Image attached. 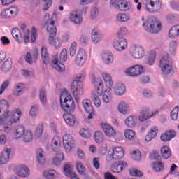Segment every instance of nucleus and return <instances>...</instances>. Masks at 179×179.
<instances>
[{
    "instance_id": "obj_1",
    "label": "nucleus",
    "mask_w": 179,
    "mask_h": 179,
    "mask_svg": "<svg viewBox=\"0 0 179 179\" xmlns=\"http://www.w3.org/2000/svg\"><path fill=\"white\" fill-rule=\"evenodd\" d=\"M3 107L9 108V103L4 99H0V127H3L6 134H10L13 128L12 126L17 124L22 117V110L19 108L12 110H6Z\"/></svg>"
},
{
    "instance_id": "obj_2",
    "label": "nucleus",
    "mask_w": 179,
    "mask_h": 179,
    "mask_svg": "<svg viewBox=\"0 0 179 179\" xmlns=\"http://www.w3.org/2000/svg\"><path fill=\"white\" fill-rule=\"evenodd\" d=\"M92 85L98 94H100L104 104H111L113 103V95L111 90H104V83L100 78H94L92 80Z\"/></svg>"
},
{
    "instance_id": "obj_3",
    "label": "nucleus",
    "mask_w": 179,
    "mask_h": 179,
    "mask_svg": "<svg viewBox=\"0 0 179 179\" xmlns=\"http://www.w3.org/2000/svg\"><path fill=\"white\" fill-rule=\"evenodd\" d=\"M159 68L164 76H169L174 71V63L169 53H163L160 56Z\"/></svg>"
},
{
    "instance_id": "obj_4",
    "label": "nucleus",
    "mask_w": 179,
    "mask_h": 179,
    "mask_svg": "<svg viewBox=\"0 0 179 179\" xmlns=\"http://www.w3.org/2000/svg\"><path fill=\"white\" fill-rule=\"evenodd\" d=\"M60 106L65 113H71L75 110V101L66 90H62L60 94Z\"/></svg>"
},
{
    "instance_id": "obj_5",
    "label": "nucleus",
    "mask_w": 179,
    "mask_h": 179,
    "mask_svg": "<svg viewBox=\"0 0 179 179\" xmlns=\"http://www.w3.org/2000/svg\"><path fill=\"white\" fill-rule=\"evenodd\" d=\"M85 74L83 73L80 76H77L76 78L73 80L71 89L76 100H79V99L83 96V85L82 82L85 80Z\"/></svg>"
},
{
    "instance_id": "obj_6",
    "label": "nucleus",
    "mask_w": 179,
    "mask_h": 179,
    "mask_svg": "<svg viewBox=\"0 0 179 179\" xmlns=\"http://www.w3.org/2000/svg\"><path fill=\"white\" fill-rule=\"evenodd\" d=\"M143 27L148 33H159L162 30V22L156 18H149L143 24Z\"/></svg>"
},
{
    "instance_id": "obj_7",
    "label": "nucleus",
    "mask_w": 179,
    "mask_h": 179,
    "mask_svg": "<svg viewBox=\"0 0 179 179\" xmlns=\"http://www.w3.org/2000/svg\"><path fill=\"white\" fill-rule=\"evenodd\" d=\"M146 72V69L141 64H134L126 68L124 73L129 78H138Z\"/></svg>"
},
{
    "instance_id": "obj_8",
    "label": "nucleus",
    "mask_w": 179,
    "mask_h": 179,
    "mask_svg": "<svg viewBox=\"0 0 179 179\" xmlns=\"http://www.w3.org/2000/svg\"><path fill=\"white\" fill-rule=\"evenodd\" d=\"M125 156V152L124 148L121 146L115 147L110 148L108 151V155L106 157L107 162H113V160H120Z\"/></svg>"
},
{
    "instance_id": "obj_9",
    "label": "nucleus",
    "mask_w": 179,
    "mask_h": 179,
    "mask_svg": "<svg viewBox=\"0 0 179 179\" xmlns=\"http://www.w3.org/2000/svg\"><path fill=\"white\" fill-rule=\"evenodd\" d=\"M129 54L133 59H142L145 57V48L141 45L133 44Z\"/></svg>"
},
{
    "instance_id": "obj_10",
    "label": "nucleus",
    "mask_w": 179,
    "mask_h": 179,
    "mask_svg": "<svg viewBox=\"0 0 179 179\" xmlns=\"http://www.w3.org/2000/svg\"><path fill=\"white\" fill-rule=\"evenodd\" d=\"M110 5L120 12H127L131 9V3L127 0H110Z\"/></svg>"
},
{
    "instance_id": "obj_11",
    "label": "nucleus",
    "mask_w": 179,
    "mask_h": 179,
    "mask_svg": "<svg viewBox=\"0 0 179 179\" xmlns=\"http://www.w3.org/2000/svg\"><path fill=\"white\" fill-rule=\"evenodd\" d=\"M143 5L147 12H157L162 9V2L159 0H143Z\"/></svg>"
},
{
    "instance_id": "obj_12",
    "label": "nucleus",
    "mask_w": 179,
    "mask_h": 179,
    "mask_svg": "<svg viewBox=\"0 0 179 179\" xmlns=\"http://www.w3.org/2000/svg\"><path fill=\"white\" fill-rule=\"evenodd\" d=\"M112 47L117 52H122L128 48V41L124 37L117 38L113 41Z\"/></svg>"
},
{
    "instance_id": "obj_13",
    "label": "nucleus",
    "mask_w": 179,
    "mask_h": 179,
    "mask_svg": "<svg viewBox=\"0 0 179 179\" xmlns=\"http://www.w3.org/2000/svg\"><path fill=\"white\" fill-rule=\"evenodd\" d=\"M62 142L65 152H66V153L72 152V149H73V146H75L73 137L69 134H66L62 137Z\"/></svg>"
},
{
    "instance_id": "obj_14",
    "label": "nucleus",
    "mask_w": 179,
    "mask_h": 179,
    "mask_svg": "<svg viewBox=\"0 0 179 179\" xmlns=\"http://www.w3.org/2000/svg\"><path fill=\"white\" fill-rule=\"evenodd\" d=\"M101 128H102L103 134L107 138H115L117 136V130L113 126L106 123H102Z\"/></svg>"
},
{
    "instance_id": "obj_15",
    "label": "nucleus",
    "mask_w": 179,
    "mask_h": 179,
    "mask_svg": "<svg viewBox=\"0 0 179 179\" xmlns=\"http://www.w3.org/2000/svg\"><path fill=\"white\" fill-rule=\"evenodd\" d=\"M15 173L20 178H27L30 176V169L26 165H20L15 169Z\"/></svg>"
},
{
    "instance_id": "obj_16",
    "label": "nucleus",
    "mask_w": 179,
    "mask_h": 179,
    "mask_svg": "<svg viewBox=\"0 0 179 179\" xmlns=\"http://www.w3.org/2000/svg\"><path fill=\"white\" fill-rule=\"evenodd\" d=\"M157 134H159V127L157 126L152 127L145 136V143H149L153 139H156L157 138Z\"/></svg>"
},
{
    "instance_id": "obj_17",
    "label": "nucleus",
    "mask_w": 179,
    "mask_h": 179,
    "mask_svg": "<svg viewBox=\"0 0 179 179\" xmlns=\"http://www.w3.org/2000/svg\"><path fill=\"white\" fill-rule=\"evenodd\" d=\"M87 59V53H86V51L85 50L80 49L76 58V65H78V66H83Z\"/></svg>"
},
{
    "instance_id": "obj_18",
    "label": "nucleus",
    "mask_w": 179,
    "mask_h": 179,
    "mask_svg": "<svg viewBox=\"0 0 179 179\" xmlns=\"http://www.w3.org/2000/svg\"><path fill=\"white\" fill-rule=\"evenodd\" d=\"M101 59L105 65L114 64V54L110 51H104L101 54Z\"/></svg>"
},
{
    "instance_id": "obj_19",
    "label": "nucleus",
    "mask_w": 179,
    "mask_h": 179,
    "mask_svg": "<svg viewBox=\"0 0 179 179\" xmlns=\"http://www.w3.org/2000/svg\"><path fill=\"white\" fill-rule=\"evenodd\" d=\"M69 20L74 24H82L83 17L79 13V10H73L69 14Z\"/></svg>"
},
{
    "instance_id": "obj_20",
    "label": "nucleus",
    "mask_w": 179,
    "mask_h": 179,
    "mask_svg": "<svg viewBox=\"0 0 179 179\" xmlns=\"http://www.w3.org/2000/svg\"><path fill=\"white\" fill-rule=\"evenodd\" d=\"M102 79L105 83V85L107 87L109 90L113 89V86H114V81L113 80V76L111 73L103 71L101 73Z\"/></svg>"
},
{
    "instance_id": "obj_21",
    "label": "nucleus",
    "mask_w": 179,
    "mask_h": 179,
    "mask_svg": "<svg viewBox=\"0 0 179 179\" xmlns=\"http://www.w3.org/2000/svg\"><path fill=\"white\" fill-rule=\"evenodd\" d=\"M11 152L12 150L10 148H5L0 153V166H3L9 162V160H10Z\"/></svg>"
},
{
    "instance_id": "obj_22",
    "label": "nucleus",
    "mask_w": 179,
    "mask_h": 179,
    "mask_svg": "<svg viewBox=\"0 0 179 179\" xmlns=\"http://www.w3.org/2000/svg\"><path fill=\"white\" fill-rule=\"evenodd\" d=\"M111 90H113L114 94L116 96H124L127 88L122 83H115L114 86L112 87Z\"/></svg>"
},
{
    "instance_id": "obj_23",
    "label": "nucleus",
    "mask_w": 179,
    "mask_h": 179,
    "mask_svg": "<svg viewBox=\"0 0 179 179\" xmlns=\"http://www.w3.org/2000/svg\"><path fill=\"white\" fill-rule=\"evenodd\" d=\"M138 115H130L124 120V125L127 128H135L138 125Z\"/></svg>"
},
{
    "instance_id": "obj_24",
    "label": "nucleus",
    "mask_w": 179,
    "mask_h": 179,
    "mask_svg": "<svg viewBox=\"0 0 179 179\" xmlns=\"http://www.w3.org/2000/svg\"><path fill=\"white\" fill-rule=\"evenodd\" d=\"M117 110L120 114L127 115L130 113L129 103L124 100L120 101L117 106Z\"/></svg>"
},
{
    "instance_id": "obj_25",
    "label": "nucleus",
    "mask_w": 179,
    "mask_h": 179,
    "mask_svg": "<svg viewBox=\"0 0 179 179\" xmlns=\"http://www.w3.org/2000/svg\"><path fill=\"white\" fill-rule=\"evenodd\" d=\"M150 118V110L148 108H143L139 112V115L138 117V120L140 122H145V121H148Z\"/></svg>"
},
{
    "instance_id": "obj_26",
    "label": "nucleus",
    "mask_w": 179,
    "mask_h": 179,
    "mask_svg": "<svg viewBox=\"0 0 179 179\" xmlns=\"http://www.w3.org/2000/svg\"><path fill=\"white\" fill-rule=\"evenodd\" d=\"M24 59L27 64H34L36 61L38 59V50L34 49L33 52V55H31V53L27 52L25 55Z\"/></svg>"
},
{
    "instance_id": "obj_27",
    "label": "nucleus",
    "mask_w": 179,
    "mask_h": 179,
    "mask_svg": "<svg viewBox=\"0 0 179 179\" xmlns=\"http://www.w3.org/2000/svg\"><path fill=\"white\" fill-rule=\"evenodd\" d=\"M115 20L117 23H128L131 20V15L127 13H119L116 14Z\"/></svg>"
},
{
    "instance_id": "obj_28",
    "label": "nucleus",
    "mask_w": 179,
    "mask_h": 179,
    "mask_svg": "<svg viewBox=\"0 0 179 179\" xmlns=\"http://www.w3.org/2000/svg\"><path fill=\"white\" fill-rule=\"evenodd\" d=\"M101 32L100 31V29H99L98 27H94L91 33V38L92 43L94 44H99L100 41H101Z\"/></svg>"
},
{
    "instance_id": "obj_29",
    "label": "nucleus",
    "mask_w": 179,
    "mask_h": 179,
    "mask_svg": "<svg viewBox=\"0 0 179 179\" xmlns=\"http://www.w3.org/2000/svg\"><path fill=\"white\" fill-rule=\"evenodd\" d=\"M128 167V164L124 161H119L115 164V166L112 169L113 173L115 174H118V173H121L122 170H125V169Z\"/></svg>"
},
{
    "instance_id": "obj_30",
    "label": "nucleus",
    "mask_w": 179,
    "mask_h": 179,
    "mask_svg": "<svg viewBox=\"0 0 179 179\" xmlns=\"http://www.w3.org/2000/svg\"><path fill=\"white\" fill-rule=\"evenodd\" d=\"M52 68L56 69L58 72H64L65 71V66L62 64L61 62L58 59V55L55 56L53 58V60L51 62Z\"/></svg>"
},
{
    "instance_id": "obj_31",
    "label": "nucleus",
    "mask_w": 179,
    "mask_h": 179,
    "mask_svg": "<svg viewBox=\"0 0 179 179\" xmlns=\"http://www.w3.org/2000/svg\"><path fill=\"white\" fill-rule=\"evenodd\" d=\"M100 97H101V96L97 93L96 90L92 92L91 100L97 108H100V107H101V99Z\"/></svg>"
},
{
    "instance_id": "obj_32",
    "label": "nucleus",
    "mask_w": 179,
    "mask_h": 179,
    "mask_svg": "<svg viewBox=\"0 0 179 179\" xmlns=\"http://www.w3.org/2000/svg\"><path fill=\"white\" fill-rule=\"evenodd\" d=\"M176 131L169 130L160 136V139L162 142H169L173 138H176Z\"/></svg>"
},
{
    "instance_id": "obj_33",
    "label": "nucleus",
    "mask_w": 179,
    "mask_h": 179,
    "mask_svg": "<svg viewBox=\"0 0 179 179\" xmlns=\"http://www.w3.org/2000/svg\"><path fill=\"white\" fill-rule=\"evenodd\" d=\"M66 176L69 177V178L71 179H80L79 178V176L76 174V173L72 171V166L71 164H67L64 166V169Z\"/></svg>"
},
{
    "instance_id": "obj_34",
    "label": "nucleus",
    "mask_w": 179,
    "mask_h": 179,
    "mask_svg": "<svg viewBox=\"0 0 179 179\" xmlns=\"http://www.w3.org/2000/svg\"><path fill=\"white\" fill-rule=\"evenodd\" d=\"M124 136L127 141H129L130 142H133L136 139V132L131 129H127L123 132Z\"/></svg>"
},
{
    "instance_id": "obj_35",
    "label": "nucleus",
    "mask_w": 179,
    "mask_h": 179,
    "mask_svg": "<svg viewBox=\"0 0 179 179\" xmlns=\"http://www.w3.org/2000/svg\"><path fill=\"white\" fill-rule=\"evenodd\" d=\"M151 166L155 173H162L166 170V168L164 167V163H163L162 161H156L153 162Z\"/></svg>"
},
{
    "instance_id": "obj_36",
    "label": "nucleus",
    "mask_w": 179,
    "mask_h": 179,
    "mask_svg": "<svg viewBox=\"0 0 179 179\" xmlns=\"http://www.w3.org/2000/svg\"><path fill=\"white\" fill-rule=\"evenodd\" d=\"M64 120L69 127H73L76 122V117L71 113H66L63 115Z\"/></svg>"
},
{
    "instance_id": "obj_37",
    "label": "nucleus",
    "mask_w": 179,
    "mask_h": 179,
    "mask_svg": "<svg viewBox=\"0 0 179 179\" xmlns=\"http://www.w3.org/2000/svg\"><path fill=\"white\" fill-rule=\"evenodd\" d=\"M41 54L43 62L45 65H47V64H50V53H48V49H47V46L43 45L41 47Z\"/></svg>"
},
{
    "instance_id": "obj_38",
    "label": "nucleus",
    "mask_w": 179,
    "mask_h": 179,
    "mask_svg": "<svg viewBox=\"0 0 179 179\" xmlns=\"http://www.w3.org/2000/svg\"><path fill=\"white\" fill-rule=\"evenodd\" d=\"M36 160L39 164H44L47 160L45 158V153L41 148L36 150Z\"/></svg>"
},
{
    "instance_id": "obj_39",
    "label": "nucleus",
    "mask_w": 179,
    "mask_h": 179,
    "mask_svg": "<svg viewBox=\"0 0 179 179\" xmlns=\"http://www.w3.org/2000/svg\"><path fill=\"white\" fill-rule=\"evenodd\" d=\"M63 160H65L64 157V153L61 151H59L56 155L52 159V163L55 166H59L62 163Z\"/></svg>"
},
{
    "instance_id": "obj_40",
    "label": "nucleus",
    "mask_w": 179,
    "mask_h": 179,
    "mask_svg": "<svg viewBox=\"0 0 179 179\" xmlns=\"http://www.w3.org/2000/svg\"><path fill=\"white\" fill-rule=\"evenodd\" d=\"M161 155L163 159H167L171 157V150L167 145H163L161 147Z\"/></svg>"
},
{
    "instance_id": "obj_41",
    "label": "nucleus",
    "mask_w": 179,
    "mask_h": 179,
    "mask_svg": "<svg viewBox=\"0 0 179 179\" xmlns=\"http://www.w3.org/2000/svg\"><path fill=\"white\" fill-rule=\"evenodd\" d=\"M55 22L50 21V22L46 23L47 31L49 33L50 36H55L57 34V28L54 25Z\"/></svg>"
},
{
    "instance_id": "obj_42",
    "label": "nucleus",
    "mask_w": 179,
    "mask_h": 179,
    "mask_svg": "<svg viewBox=\"0 0 179 179\" xmlns=\"http://www.w3.org/2000/svg\"><path fill=\"white\" fill-rule=\"evenodd\" d=\"M38 113H40V107L38 105H34L29 109V115L31 118H37Z\"/></svg>"
},
{
    "instance_id": "obj_43",
    "label": "nucleus",
    "mask_w": 179,
    "mask_h": 179,
    "mask_svg": "<svg viewBox=\"0 0 179 179\" xmlns=\"http://www.w3.org/2000/svg\"><path fill=\"white\" fill-rule=\"evenodd\" d=\"M0 69L2 72H9L12 69V60L6 59L1 66Z\"/></svg>"
},
{
    "instance_id": "obj_44",
    "label": "nucleus",
    "mask_w": 179,
    "mask_h": 179,
    "mask_svg": "<svg viewBox=\"0 0 179 179\" xmlns=\"http://www.w3.org/2000/svg\"><path fill=\"white\" fill-rule=\"evenodd\" d=\"M43 176L45 178L47 179H54L57 178L58 177V172L54 169H49L47 171H45L43 173Z\"/></svg>"
},
{
    "instance_id": "obj_45",
    "label": "nucleus",
    "mask_w": 179,
    "mask_h": 179,
    "mask_svg": "<svg viewBox=\"0 0 179 179\" xmlns=\"http://www.w3.org/2000/svg\"><path fill=\"white\" fill-rule=\"evenodd\" d=\"M59 146H61V137L56 136L52 138L50 147L52 150L55 151L58 148H59Z\"/></svg>"
},
{
    "instance_id": "obj_46",
    "label": "nucleus",
    "mask_w": 179,
    "mask_h": 179,
    "mask_svg": "<svg viewBox=\"0 0 179 179\" xmlns=\"http://www.w3.org/2000/svg\"><path fill=\"white\" fill-rule=\"evenodd\" d=\"M55 36H49V41L51 45H54L55 48H59L62 45V42L59 38H55Z\"/></svg>"
},
{
    "instance_id": "obj_47",
    "label": "nucleus",
    "mask_w": 179,
    "mask_h": 179,
    "mask_svg": "<svg viewBox=\"0 0 179 179\" xmlns=\"http://www.w3.org/2000/svg\"><path fill=\"white\" fill-rule=\"evenodd\" d=\"M26 131L27 130L23 124H19L15 129V138L17 139L22 138Z\"/></svg>"
},
{
    "instance_id": "obj_48",
    "label": "nucleus",
    "mask_w": 179,
    "mask_h": 179,
    "mask_svg": "<svg viewBox=\"0 0 179 179\" xmlns=\"http://www.w3.org/2000/svg\"><path fill=\"white\" fill-rule=\"evenodd\" d=\"M83 107L84 108V110H85L86 113H93V106H92V101L90 100H83Z\"/></svg>"
},
{
    "instance_id": "obj_49",
    "label": "nucleus",
    "mask_w": 179,
    "mask_h": 179,
    "mask_svg": "<svg viewBox=\"0 0 179 179\" xmlns=\"http://www.w3.org/2000/svg\"><path fill=\"white\" fill-rule=\"evenodd\" d=\"M10 85V79L6 80L1 83L0 85V96H2V94H3V93L8 90V87H9Z\"/></svg>"
},
{
    "instance_id": "obj_50",
    "label": "nucleus",
    "mask_w": 179,
    "mask_h": 179,
    "mask_svg": "<svg viewBox=\"0 0 179 179\" xmlns=\"http://www.w3.org/2000/svg\"><path fill=\"white\" fill-rule=\"evenodd\" d=\"M39 99L42 104H47V91L44 88L39 90Z\"/></svg>"
},
{
    "instance_id": "obj_51",
    "label": "nucleus",
    "mask_w": 179,
    "mask_h": 179,
    "mask_svg": "<svg viewBox=\"0 0 179 179\" xmlns=\"http://www.w3.org/2000/svg\"><path fill=\"white\" fill-rule=\"evenodd\" d=\"M11 34L17 43H22V34H20V31L17 28L13 29Z\"/></svg>"
},
{
    "instance_id": "obj_52",
    "label": "nucleus",
    "mask_w": 179,
    "mask_h": 179,
    "mask_svg": "<svg viewBox=\"0 0 179 179\" xmlns=\"http://www.w3.org/2000/svg\"><path fill=\"white\" fill-rule=\"evenodd\" d=\"M76 169L78 174H80V176L85 175V173L86 171V167H85V166H83L82 162L77 161L76 162Z\"/></svg>"
},
{
    "instance_id": "obj_53",
    "label": "nucleus",
    "mask_w": 179,
    "mask_h": 179,
    "mask_svg": "<svg viewBox=\"0 0 179 179\" xmlns=\"http://www.w3.org/2000/svg\"><path fill=\"white\" fill-rule=\"evenodd\" d=\"M24 142H31L33 141V131L27 130L22 136Z\"/></svg>"
},
{
    "instance_id": "obj_54",
    "label": "nucleus",
    "mask_w": 179,
    "mask_h": 179,
    "mask_svg": "<svg viewBox=\"0 0 179 179\" xmlns=\"http://www.w3.org/2000/svg\"><path fill=\"white\" fill-rule=\"evenodd\" d=\"M117 36H122V37L129 36V29L126 26H121L117 31Z\"/></svg>"
},
{
    "instance_id": "obj_55",
    "label": "nucleus",
    "mask_w": 179,
    "mask_h": 179,
    "mask_svg": "<svg viewBox=\"0 0 179 179\" xmlns=\"http://www.w3.org/2000/svg\"><path fill=\"white\" fill-rule=\"evenodd\" d=\"M155 59H156V51L152 50L150 52V57L147 59L145 63L147 65H155Z\"/></svg>"
},
{
    "instance_id": "obj_56",
    "label": "nucleus",
    "mask_w": 179,
    "mask_h": 179,
    "mask_svg": "<svg viewBox=\"0 0 179 179\" xmlns=\"http://www.w3.org/2000/svg\"><path fill=\"white\" fill-rule=\"evenodd\" d=\"M44 132V124L43 123L38 124L35 128V136L40 138Z\"/></svg>"
},
{
    "instance_id": "obj_57",
    "label": "nucleus",
    "mask_w": 179,
    "mask_h": 179,
    "mask_svg": "<svg viewBox=\"0 0 179 179\" xmlns=\"http://www.w3.org/2000/svg\"><path fill=\"white\" fill-rule=\"evenodd\" d=\"M166 20L167 23H170L171 24H173L178 20V15H174L173 13L168 14L166 16Z\"/></svg>"
},
{
    "instance_id": "obj_58",
    "label": "nucleus",
    "mask_w": 179,
    "mask_h": 179,
    "mask_svg": "<svg viewBox=\"0 0 179 179\" xmlns=\"http://www.w3.org/2000/svg\"><path fill=\"white\" fill-rule=\"evenodd\" d=\"M94 139L96 143H103V142H104V137L103 136V133L100 131H96L94 134Z\"/></svg>"
},
{
    "instance_id": "obj_59",
    "label": "nucleus",
    "mask_w": 179,
    "mask_h": 179,
    "mask_svg": "<svg viewBox=\"0 0 179 179\" xmlns=\"http://www.w3.org/2000/svg\"><path fill=\"white\" fill-rule=\"evenodd\" d=\"M177 47H178L177 41H171L169 45V51L170 54H172V55H174V54H176V52L177 51Z\"/></svg>"
},
{
    "instance_id": "obj_60",
    "label": "nucleus",
    "mask_w": 179,
    "mask_h": 179,
    "mask_svg": "<svg viewBox=\"0 0 179 179\" xmlns=\"http://www.w3.org/2000/svg\"><path fill=\"white\" fill-rule=\"evenodd\" d=\"M8 12L10 15V17H16L17 16V13H19V9L17 8V6H11L8 8Z\"/></svg>"
},
{
    "instance_id": "obj_61",
    "label": "nucleus",
    "mask_w": 179,
    "mask_h": 179,
    "mask_svg": "<svg viewBox=\"0 0 179 179\" xmlns=\"http://www.w3.org/2000/svg\"><path fill=\"white\" fill-rule=\"evenodd\" d=\"M24 84L20 83L15 85V90L17 96H20L22 92H24Z\"/></svg>"
},
{
    "instance_id": "obj_62",
    "label": "nucleus",
    "mask_w": 179,
    "mask_h": 179,
    "mask_svg": "<svg viewBox=\"0 0 179 179\" xmlns=\"http://www.w3.org/2000/svg\"><path fill=\"white\" fill-rule=\"evenodd\" d=\"M129 171L131 177H142L143 176V173H142V171L135 168L131 169Z\"/></svg>"
},
{
    "instance_id": "obj_63",
    "label": "nucleus",
    "mask_w": 179,
    "mask_h": 179,
    "mask_svg": "<svg viewBox=\"0 0 179 179\" xmlns=\"http://www.w3.org/2000/svg\"><path fill=\"white\" fill-rule=\"evenodd\" d=\"M79 134L82 138H85V139H89L92 134H90V131L87 129H81L79 131Z\"/></svg>"
},
{
    "instance_id": "obj_64",
    "label": "nucleus",
    "mask_w": 179,
    "mask_h": 179,
    "mask_svg": "<svg viewBox=\"0 0 179 179\" xmlns=\"http://www.w3.org/2000/svg\"><path fill=\"white\" fill-rule=\"evenodd\" d=\"M178 107H175L170 113L171 115V120H172L173 121H177L178 118Z\"/></svg>"
}]
</instances>
